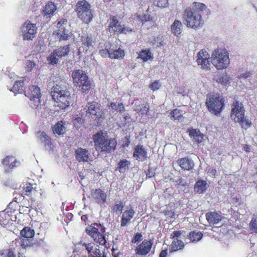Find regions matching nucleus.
Listing matches in <instances>:
<instances>
[{
	"label": "nucleus",
	"mask_w": 257,
	"mask_h": 257,
	"mask_svg": "<svg viewBox=\"0 0 257 257\" xmlns=\"http://www.w3.org/2000/svg\"><path fill=\"white\" fill-rule=\"evenodd\" d=\"M206 8L204 4L198 2H194L191 7L186 8L183 16L186 26L194 29L202 27L204 21L200 13Z\"/></svg>",
	"instance_id": "nucleus-1"
},
{
	"label": "nucleus",
	"mask_w": 257,
	"mask_h": 257,
	"mask_svg": "<svg viewBox=\"0 0 257 257\" xmlns=\"http://www.w3.org/2000/svg\"><path fill=\"white\" fill-rule=\"evenodd\" d=\"M95 150L98 152H110L113 150L116 145L114 139H109L107 134L99 132L93 137Z\"/></svg>",
	"instance_id": "nucleus-2"
},
{
	"label": "nucleus",
	"mask_w": 257,
	"mask_h": 257,
	"mask_svg": "<svg viewBox=\"0 0 257 257\" xmlns=\"http://www.w3.org/2000/svg\"><path fill=\"white\" fill-rule=\"evenodd\" d=\"M51 95L55 102V105L61 109H65L72 102L70 93L68 89H63L60 88L53 87Z\"/></svg>",
	"instance_id": "nucleus-3"
},
{
	"label": "nucleus",
	"mask_w": 257,
	"mask_h": 257,
	"mask_svg": "<svg viewBox=\"0 0 257 257\" xmlns=\"http://www.w3.org/2000/svg\"><path fill=\"white\" fill-rule=\"evenodd\" d=\"M75 11L78 18L85 24H89L93 18L90 5L86 0L78 1L75 6Z\"/></svg>",
	"instance_id": "nucleus-4"
},
{
	"label": "nucleus",
	"mask_w": 257,
	"mask_h": 257,
	"mask_svg": "<svg viewBox=\"0 0 257 257\" xmlns=\"http://www.w3.org/2000/svg\"><path fill=\"white\" fill-rule=\"evenodd\" d=\"M72 78L74 83L83 93H87L90 88V83L86 73L81 70L73 72Z\"/></svg>",
	"instance_id": "nucleus-5"
},
{
	"label": "nucleus",
	"mask_w": 257,
	"mask_h": 257,
	"mask_svg": "<svg viewBox=\"0 0 257 257\" xmlns=\"http://www.w3.org/2000/svg\"><path fill=\"white\" fill-rule=\"evenodd\" d=\"M86 232L91 236L96 242L103 245L105 243L104 235L103 234L105 231V228L99 224H95L94 226H89L86 228Z\"/></svg>",
	"instance_id": "nucleus-6"
},
{
	"label": "nucleus",
	"mask_w": 257,
	"mask_h": 257,
	"mask_svg": "<svg viewBox=\"0 0 257 257\" xmlns=\"http://www.w3.org/2000/svg\"><path fill=\"white\" fill-rule=\"evenodd\" d=\"M84 110L87 117L94 120H99V118H102L105 114L104 110L100 108V104L96 102H88L84 107Z\"/></svg>",
	"instance_id": "nucleus-7"
},
{
	"label": "nucleus",
	"mask_w": 257,
	"mask_h": 257,
	"mask_svg": "<svg viewBox=\"0 0 257 257\" xmlns=\"http://www.w3.org/2000/svg\"><path fill=\"white\" fill-rule=\"evenodd\" d=\"M206 105L210 112L217 114L219 113L224 105V100L217 94L209 96L206 101Z\"/></svg>",
	"instance_id": "nucleus-8"
},
{
	"label": "nucleus",
	"mask_w": 257,
	"mask_h": 257,
	"mask_svg": "<svg viewBox=\"0 0 257 257\" xmlns=\"http://www.w3.org/2000/svg\"><path fill=\"white\" fill-rule=\"evenodd\" d=\"M67 23L65 19L57 22V29L53 31V35L59 41H67L71 37V33L65 27Z\"/></svg>",
	"instance_id": "nucleus-9"
},
{
	"label": "nucleus",
	"mask_w": 257,
	"mask_h": 257,
	"mask_svg": "<svg viewBox=\"0 0 257 257\" xmlns=\"http://www.w3.org/2000/svg\"><path fill=\"white\" fill-rule=\"evenodd\" d=\"M70 51V45L60 46L55 49L48 56V61L50 64H57L60 59L68 55Z\"/></svg>",
	"instance_id": "nucleus-10"
},
{
	"label": "nucleus",
	"mask_w": 257,
	"mask_h": 257,
	"mask_svg": "<svg viewBox=\"0 0 257 257\" xmlns=\"http://www.w3.org/2000/svg\"><path fill=\"white\" fill-rule=\"evenodd\" d=\"M108 29L110 32H113L118 34H126L132 32V30L124 27L121 22L118 21L116 17L112 16L110 18Z\"/></svg>",
	"instance_id": "nucleus-11"
},
{
	"label": "nucleus",
	"mask_w": 257,
	"mask_h": 257,
	"mask_svg": "<svg viewBox=\"0 0 257 257\" xmlns=\"http://www.w3.org/2000/svg\"><path fill=\"white\" fill-rule=\"evenodd\" d=\"M22 32L24 40H32L37 32L36 24H32L29 20L26 21L22 27Z\"/></svg>",
	"instance_id": "nucleus-12"
},
{
	"label": "nucleus",
	"mask_w": 257,
	"mask_h": 257,
	"mask_svg": "<svg viewBox=\"0 0 257 257\" xmlns=\"http://www.w3.org/2000/svg\"><path fill=\"white\" fill-rule=\"evenodd\" d=\"M211 58L216 60L219 64H229V54L225 49L218 48L215 49L212 53Z\"/></svg>",
	"instance_id": "nucleus-13"
},
{
	"label": "nucleus",
	"mask_w": 257,
	"mask_h": 257,
	"mask_svg": "<svg viewBox=\"0 0 257 257\" xmlns=\"http://www.w3.org/2000/svg\"><path fill=\"white\" fill-rule=\"evenodd\" d=\"M245 110L241 102L236 101L232 105L231 118L234 121L240 120L244 116Z\"/></svg>",
	"instance_id": "nucleus-14"
},
{
	"label": "nucleus",
	"mask_w": 257,
	"mask_h": 257,
	"mask_svg": "<svg viewBox=\"0 0 257 257\" xmlns=\"http://www.w3.org/2000/svg\"><path fill=\"white\" fill-rule=\"evenodd\" d=\"M81 245L85 247V249L88 251V253L90 256H93L94 255H99L100 253L99 246L97 244L92 242H89L85 239L80 241L77 244V246Z\"/></svg>",
	"instance_id": "nucleus-15"
},
{
	"label": "nucleus",
	"mask_w": 257,
	"mask_h": 257,
	"mask_svg": "<svg viewBox=\"0 0 257 257\" xmlns=\"http://www.w3.org/2000/svg\"><path fill=\"white\" fill-rule=\"evenodd\" d=\"M38 143L43 145L48 151L53 150L50 137L44 132H38L36 134Z\"/></svg>",
	"instance_id": "nucleus-16"
},
{
	"label": "nucleus",
	"mask_w": 257,
	"mask_h": 257,
	"mask_svg": "<svg viewBox=\"0 0 257 257\" xmlns=\"http://www.w3.org/2000/svg\"><path fill=\"white\" fill-rule=\"evenodd\" d=\"M75 158L79 162H88L93 160L88 150L78 148L75 150Z\"/></svg>",
	"instance_id": "nucleus-17"
},
{
	"label": "nucleus",
	"mask_w": 257,
	"mask_h": 257,
	"mask_svg": "<svg viewBox=\"0 0 257 257\" xmlns=\"http://www.w3.org/2000/svg\"><path fill=\"white\" fill-rule=\"evenodd\" d=\"M206 218L209 223L215 227L220 226L223 224L222 217L216 212H210L206 214Z\"/></svg>",
	"instance_id": "nucleus-18"
},
{
	"label": "nucleus",
	"mask_w": 257,
	"mask_h": 257,
	"mask_svg": "<svg viewBox=\"0 0 257 257\" xmlns=\"http://www.w3.org/2000/svg\"><path fill=\"white\" fill-rule=\"evenodd\" d=\"M2 165L6 172H10L14 167L20 165V162L17 160L14 156H8L2 161Z\"/></svg>",
	"instance_id": "nucleus-19"
},
{
	"label": "nucleus",
	"mask_w": 257,
	"mask_h": 257,
	"mask_svg": "<svg viewBox=\"0 0 257 257\" xmlns=\"http://www.w3.org/2000/svg\"><path fill=\"white\" fill-rule=\"evenodd\" d=\"M153 242L151 240H144L142 243L137 246L136 253L139 255H145L150 251Z\"/></svg>",
	"instance_id": "nucleus-20"
},
{
	"label": "nucleus",
	"mask_w": 257,
	"mask_h": 257,
	"mask_svg": "<svg viewBox=\"0 0 257 257\" xmlns=\"http://www.w3.org/2000/svg\"><path fill=\"white\" fill-rule=\"evenodd\" d=\"M80 42L81 43V47L86 51H87L90 47L92 46L93 43V37L87 33H83L80 36Z\"/></svg>",
	"instance_id": "nucleus-21"
},
{
	"label": "nucleus",
	"mask_w": 257,
	"mask_h": 257,
	"mask_svg": "<svg viewBox=\"0 0 257 257\" xmlns=\"http://www.w3.org/2000/svg\"><path fill=\"white\" fill-rule=\"evenodd\" d=\"M30 100L34 102V105L38 106L41 102V93L39 87L32 86L30 88Z\"/></svg>",
	"instance_id": "nucleus-22"
},
{
	"label": "nucleus",
	"mask_w": 257,
	"mask_h": 257,
	"mask_svg": "<svg viewBox=\"0 0 257 257\" xmlns=\"http://www.w3.org/2000/svg\"><path fill=\"white\" fill-rule=\"evenodd\" d=\"M210 59L209 54L205 50H201L197 54V64H209Z\"/></svg>",
	"instance_id": "nucleus-23"
},
{
	"label": "nucleus",
	"mask_w": 257,
	"mask_h": 257,
	"mask_svg": "<svg viewBox=\"0 0 257 257\" xmlns=\"http://www.w3.org/2000/svg\"><path fill=\"white\" fill-rule=\"evenodd\" d=\"M177 164L184 170H190L194 167V162L188 158H183L177 161Z\"/></svg>",
	"instance_id": "nucleus-24"
},
{
	"label": "nucleus",
	"mask_w": 257,
	"mask_h": 257,
	"mask_svg": "<svg viewBox=\"0 0 257 257\" xmlns=\"http://www.w3.org/2000/svg\"><path fill=\"white\" fill-rule=\"evenodd\" d=\"M90 197L92 199L97 200L98 202L103 203L105 201L106 195L99 189H92L91 191Z\"/></svg>",
	"instance_id": "nucleus-25"
},
{
	"label": "nucleus",
	"mask_w": 257,
	"mask_h": 257,
	"mask_svg": "<svg viewBox=\"0 0 257 257\" xmlns=\"http://www.w3.org/2000/svg\"><path fill=\"white\" fill-rule=\"evenodd\" d=\"M189 133V136L194 142L200 143L205 140V137L198 130L191 129Z\"/></svg>",
	"instance_id": "nucleus-26"
},
{
	"label": "nucleus",
	"mask_w": 257,
	"mask_h": 257,
	"mask_svg": "<svg viewBox=\"0 0 257 257\" xmlns=\"http://www.w3.org/2000/svg\"><path fill=\"white\" fill-rule=\"evenodd\" d=\"M147 152L142 146H138L135 148L133 156L139 161H143L147 158Z\"/></svg>",
	"instance_id": "nucleus-27"
},
{
	"label": "nucleus",
	"mask_w": 257,
	"mask_h": 257,
	"mask_svg": "<svg viewBox=\"0 0 257 257\" xmlns=\"http://www.w3.org/2000/svg\"><path fill=\"white\" fill-rule=\"evenodd\" d=\"M135 211L133 209L125 210L122 213L121 226H125L127 225L128 222L133 218Z\"/></svg>",
	"instance_id": "nucleus-28"
},
{
	"label": "nucleus",
	"mask_w": 257,
	"mask_h": 257,
	"mask_svg": "<svg viewBox=\"0 0 257 257\" xmlns=\"http://www.w3.org/2000/svg\"><path fill=\"white\" fill-rule=\"evenodd\" d=\"M12 219L11 215L5 211L0 212V223L5 227H7L9 224L12 223Z\"/></svg>",
	"instance_id": "nucleus-29"
},
{
	"label": "nucleus",
	"mask_w": 257,
	"mask_h": 257,
	"mask_svg": "<svg viewBox=\"0 0 257 257\" xmlns=\"http://www.w3.org/2000/svg\"><path fill=\"white\" fill-rule=\"evenodd\" d=\"M107 51L109 57L111 59H121L124 57L125 55L124 50L120 48L117 50H109Z\"/></svg>",
	"instance_id": "nucleus-30"
},
{
	"label": "nucleus",
	"mask_w": 257,
	"mask_h": 257,
	"mask_svg": "<svg viewBox=\"0 0 257 257\" xmlns=\"http://www.w3.org/2000/svg\"><path fill=\"white\" fill-rule=\"evenodd\" d=\"M208 188V184L206 181L200 180L197 181L194 186L195 192L198 194H203Z\"/></svg>",
	"instance_id": "nucleus-31"
},
{
	"label": "nucleus",
	"mask_w": 257,
	"mask_h": 257,
	"mask_svg": "<svg viewBox=\"0 0 257 257\" xmlns=\"http://www.w3.org/2000/svg\"><path fill=\"white\" fill-rule=\"evenodd\" d=\"M171 31L172 33L176 36H179L182 31V23L179 20H175L171 25Z\"/></svg>",
	"instance_id": "nucleus-32"
},
{
	"label": "nucleus",
	"mask_w": 257,
	"mask_h": 257,
	"mask_svg": "<svg viewBox=\"0 0 257 257\" xmlns=\"http://www.w3.org/2000/svg\"><path fill=\"white\" fill-rule=\"evenodd\" d=\"M56 10V7L52 2H49L45 6L43 11L44 16L53 14Z\"/></svg>",
	"instance_id": "nucleus-33"
},
{
	"label": "nucleus",
	"mask_w": 257,
	"mask_h": 257,
	"mask_svg": "<svg viewBox=\"0 0 257 257\" xmlns=\"http://www.w3.org/2000/svg\"><path fill=\"white\" fill-rule=\"evenodd\" d=\"M184 242L181 240L176 238L174 240L171 245L170 252H172L173 251H176L178 250L181 249L184 247Z\"/></svg>",
	"instance_id": "nucleus-34"
},
{
	"label": "nucleus",
	"mask_w": 257,
	"mask_h": 257,
	"mask_svg": "<svg viewBox=\"0 0 257 257\" xmlns=\"http://www.w3.org/2000/svg\"><path fill=\"white\" fill-rule=\"evenodd\" d=\"M139 58L142 59L143 62H146L149 60H152L153 56L150 50H142L139 54Z\"/></svg>",
	"instance_id": "nucleus-35"
},
{
	"label": "nucleus",
	"mask_w": 257,
	"mask_h": 257,
	"mask_svg": "<svg viewBox=\"0 0 257 257\" xmlns=\"http://www.w3.org/2000/svg\"><path fill=\"white\" fill-rule=\"evenodd\" d=\"M203 234L200 231H194L189 233L188 235V238L192 242H196L199 241L202 237Z\"/></svg>",
	"instance_id": "nucleus-36"
},
{
	"label": "nucleus",
	"mask_w": 257,
	"mask_h": 257,
	"mask_svg": "<svg viewBox=\"0 0 257 257\" xmlns=\"http://www.w3.org/2000/svg\"><path fill=\"white\" fill-rule=\"evenodd\" d=\"M21 80H17L15 83L13 87L10 90L16 93L17 92L21 93L23 92L24 82L23 78H21Z\"/></svg>",
	"instance_id": "nucleus-37"
},
{
	"label": "nucleus",
	"mask_w": 257,
	"mask_h": 257,
	"mask_svg": "<svg viewBox=\"0 0 257 257\" xmlns=\"http://www.w3.org/2000/svg\"><path fill=\"white\" fill-rule=\"evenodd\" d=\"M35 186L36 184H32L30 183L23 184V186L22 187L23 189V193L26 195L32 194L35 191Z\"/></svg>",
	"instance_id": "nucleus-38"
},
{
	"label": "nucleus",
	"mask_w": 257,
	"mask_h": 257,
	"mask_svg": "<svg viewBox=\"0 0 257 257\" xmlns=\"http://www.w3.org/2000/svg\"><path fill=\"white\" fill-rule=\"evenodd\" d=\"M130 162L126 160H121L118 163L117 169L120 173H124L130 165Z\"/></svg>",
	"instance_id": "nucleus-39"
},
{
	"label": "nucleus",
	"mask_w": 257,
	"mask_h": 257,
	"mask_svg": "<svg viewBox=\"0 0 257 257\" xmlns=\"http://www.w3.org/2000/svg\"><path fill=\"white\" fill-rule=\"evenodd\" d=\"M53 132L55 134L58 135L64 134L66 132V128L64 126V122L60 121L57 123L53 128Z\"/></svg>",
	"instance_id": "nucleus-40"
},
{
	"label": "nucleus",
	"mask_w": 257,
	"mask_h": 257,
	"mask_svg": "<svg viewBox=\"0 0 257 257\" xmlns=\"http://www.w3.org/2000/svg\"><path fill=\"white\" fill-rule=\"evenodd\" d=\"M235 122L239 123L241 127L244 130L249 128L252 124L251 120L244 117V116L241 118L240 120L236 121Z\"/></svg>",
	"instance_id": "nucleus-41"
},
{
	"label": "nucleus",
	"mask_w": 257,
	"mask_h": 257,
	"mask_svg": "<svg viewBox=\"0 0 257 257\" xmlns=\"http://www.w3.org/2000/svg\"><path fill=\"white\" fill-rule=\"evenodd\" d=\"M109 108L113 111L121 112L124 110V107L122 103L116 102H111L109 105Z\"/></svg>",
	"instance_id": "nucleus-42"
},
{
	"label": "nucleus",
	"mask_w": 257,
	"mask_h": 257,
	"mask_svg": "<svg viewBox=\"0 0 257 257\" xmlns=\"http://www.w3.org/2000/svg\"><path fill=\"white\" fill-rule=\"evenodd\" d=\"M34 234V230L29 227L24 228L21 231V235L26 238H31Z\"/></svg>",
	"instance_id": "nucleus-43"
},
{
	"label": "nucleus",
	"mask_w": 257,
	"mask_h": 257,
	"mask_svg": "<svg viewBox=\"0 0 257 257\" xmlns=\"http://www.w3.org/2000/svg\"><path fill=\"white\" fill-rule=\"evenodd\" d=\"M171 117L174 120L182 121L183 118L182 111L179 109H175L171 112Z\"/></svg>",
	"instance_id": "nucleus-44"
},
{
	"label": "nucleus",
	"mask_w": 257,
	"mask_h": 257,
	"mask_svg": "<svg viewBox=\"0 0 257 257\" xmlns=\"http://www.w3.org/2000/svg\"><path fill=\"white\" fill-rule=\"evenodd\" d=\"M150 9L148 8L146 11V14H144L143 16H138V19L143 24L148 21H151L153 20V18L151 17L150 14Z\"/></svg>",
	"instance_id": "nucleus-45"
},
{
	"label": "nucleus",
	"mask_w": 257,
	"mask_h": 257,
	"mask_svg": "<svg viewBox=\"0 0 257 257\" xmlns=\"http://www.w3.org/2000/svg\"><path fill=\"white\" fill-rule=\"evenodd\" d=\"M217 81L225 87L229 84V77L227 75H223Z\"/></svg>",
	"instance_id": "nucleus-46"
},
{
	"label": "nucleus",
	"mask_w": 257,
	"mask_h": 257,
	"mask_svg": "<svg viewBox=\"0 0 257 257\" xmlns=\"http://www.w3.org/2000/svg\"><path fill=\"white\" fill-rule=\"evenodd\" d=\"M0 257H16V255L12 250L5 249L0 253Z\"/></svg>",
	"instance_id": "nucleus-47"
},
{
	"label": "nucleus",
	"mask_w": 257,
	"mask_h": 257,
	"mask_svg": "<svg viewBox=\"0 0 257 257\" xmlns=\"http://www.w3.org/2000/svg\"><path fill=\"white\" fill-rule=\"evenodd\" d=\"M178 188L182 191H185L186 187L188 186V183L183 179H180L177 181Z\"/></svg>",
	"instance_id": "nucleus-48"
},
{
	"label": "nucleus",
	"mask_w": 257,
	"mask_h": 257,
	"mask_svg": "<svg viewBox=\"0 0 257 257\" xmlns=\"http://www.w3.org/2000/svg\"><path fill=\"white\" fill-rule=\"evenodd\" d=\"M154 3L160 8H165L168 5V0H154Z\"/></svg>",
	"instance_id": "nucleus-49"
},
{
	"label": "nucleus",
	"mask_w": 257,
	"mask_h": 257,
	"mask_svg": "<svg viewBox=\"0 0 257 257\" xmlns=\"http://www.w3.org/2000/svg\"><path fill=\"white\" fill-rule=\"evenodd\" d=\"M251 229L254 232L257 233V217H253L250 223Z\"/></svg>",
	"instance_id": "nucleus-50"
},
{
	"label": "nucleus",
	"mask_w": 257,
	"mask_h": 257,
	"mask_svg": "<svg viewBox=\"0 0 257 257\" xmlns=\"http://www.w3.org/2000/svg\"><path fill=\"white\" fill-rule=\"evenodd\" d=\"M149 110V106L148 104L145 105L142 108H137L136 109V111H139L142 114H147V112H148Z\"/></svg>",
	"instance_id": "nucleus-51"
},
{
	"label": "nucleus",
	"mask_w": 257,
	"mask_h": 257,
	"mask_svg": "<svg viewBox=\"0 0 257 257\" xmlns=\"http://www.w3.org/2000/svg\"><path fill=\"white\" fill-rule=\"evenodd\" d=\"M143 239L142 235L140 233H137L136 235L134 237L133 239L132 240V242L133 243H136L138 242H140Z\"/></svg>",
	"instance_id": "nucleus-52"
},
{
	"label": "nucleus",
	"mask_w": 257,
	"mask_h": 257,
	"mask_svg": "<svg viewBox=\"0 0 257 257\" xmlns=\"http://www.w3.org/2000/svg\"><path fill=\"white\" fill-rule=\"evenodd\" d=\"M123 208V203L122 202H119L114 206V209L115 210L116 213H118L122 211Z\"/></svg>",
	"instance_id": "nucleus-53"
},
{
	"label": "nucleus",
	"mask_w": 257,
	"mask_h": 257,
	"mask_svg": "<svg viewBox=\"0 0 257 257\" xmlns=\"http://www.w3.org/2000/svg\"><path fill=\"white\" fill-rule=\"evenodd\" d=\"M160 86L161 85L158 81H155L151 84L150 88L153 91H155L159 89Z\"/></svg>",
	"instance_id": "nucleus-54"
},
{
	"label": "nucleus",
	"mask_w": 257,
	"mask_h": 257,
	"mask_svg": "<svg viewBox=\"0 0 257 257\" xmlns=\"http://www.w3.org/2000/svg\"><path fill=\"white\" fill-rule=\"evenodd\" d=\"M181 234L180 231H175L173 232L172 236L173 238L178 237Z\"/></svg>",
	"instance_id": "nucleus-55"
},
{
	"label": "nucleus",
	"mask_w": 257,
	"mask_h": 257,
	"mask_svg": "<svg viewBox=\"0 0 257 257\" xmlns=\"http://www.w3.org/2000/svg\"><path fill=\"white\" fill-rule=\"evenodd\" d=\"M167 254V250H163L161 252V253L160 254V257H166Z\"/></svg>",
	"instance_id": "nucleus-56"
},
{
	"label": "nucleus",
	"mask_w": 257,
	"mask_h": 257,
	"mask_svg": "<svg viewBox=\"0 0 257 257\" xmlns=\"http://www.w3.org/2000/svg\"><path fill=\"white\" fill-rule=\"evenodd\" d=\"M123 116L125 120H127L131 118L130 116L127 113H124Z\"/></svg>",
	"instance_id": "nucleus-57"
},
{
	"label": "nucleus",
	"mask_w": 257,
	"mask_h": 257,
	"mask_svg": "<svg viewBox=\"0 0 257 257\" xmlns=\"http://www.w3.org/2000/svg\"><path fill=\"white\" fill-rule=\"evenodd\" d=\"M9 77L11 79H15L16 77H17V76L14 73H10L9 74Z\"/></svg>",
	"instance_id": "nucleus-58"
},
{
	"label": "nucleus",
	"mask_w": 257,
	"mask_h": 257,
	"mask_svg": "<svg viewBox=\"0 0 257 257\" xmlns=\"http://www.w3.org/2000/svg\"><path fill=\"white\" fill-rule=\"evenodd\" d=\"M249 76V73H244V74H241L239 77V78H246L247 77H248Z\"/></svg>",
	"instance_id": "nucleus-59"
},
{
	"label": "nucleus",
	"mask_w": 257,
	"mask_h": 257,
	"mask_svg": "<svg viewBox=\"0 0 257 257\" xmlns=\"http://www.w3.org/2000/svg\"><path fill=\"white\" fill-rule=\"evenodd\" d=\"M201 68L205 70H208L210 69L209 68V67H208V65H202Z\"/></svg>",
	"instance_id": "nucleus-60"
},
{
	"label": "nucleus",
	"mask_w": 257,
	"mask_h": 257,
	"mask_svg": "<svg viewBox=\"0 0 257 257\" xmlns=\"http://www.w3.org/2000/svg\"><path fill=\"white\" fill-rule=\"evenodd\" d=\"M87 215H83L81 217L82 220H83L84 221H85V220L87 219Z\"/></svg>",
	"instance_id": "nucleus-61"
},
{
	"label": "nucleus",
	"mask_w": 257,
	"mask_h": 257,
	"mask_svg": "<svg viewBox=\"0 0 257 257\" xmlns=\"http://www.w3.org/2000/svg\"><path fill=\"white\" fill-rule=\"evenodd\" d=\"M244 150L246 151H249V148L248 146H246L244 147Z\"/></svg>",
	"instance_id": "nucleus-62"
},
{
	"label": "nucleus",
	"mask_w": 257,
	"mask_h": 257,
	"mask_svg": "<svg viewBox=\"0 0 257 257\" xmlns=\"http://www.w3.org/2000/svg\"><path fill=\"white\" fill-rule=\"evenodd\" d=\"M221 66H222V65H216V68H217V69H221V68H222Z\"/></svg>",
	"instance_id": "nucleus-63"
},
{
	"label": "nucleus",
	"mask_w": 257,
	"mask_h": 257,
	"mask_svg": "<svg viewBox=\"0 0 257 257\" xmlns=\"http://www.w3.org/2000/svg\"><path fill=\"white\" fill-rule=\"evenodd\" d=\"M18 257H26L25 255H24L23 254L19 253Z\"/></svg>",
	"instance_id": "nucleus-64"
}]
</instances>
